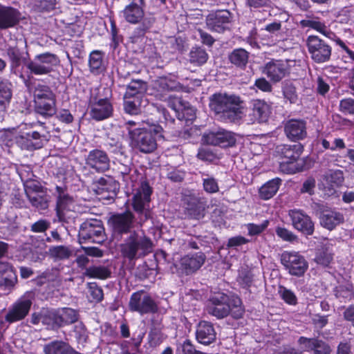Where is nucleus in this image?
Segmentation results:
<instances>
[{"instance_id":"1","label":"nucleus","mask_w":354,"mask_h":354,"mask_svg":"<svg viewBox=\"0 0 354 354\" xmlns=\"http://www.w3.org/2000/svg\"><path fill=\"white\" fill-rule=\"evenodd\" d=\"M129 146L136 151L151 153L157 148L156 136L162 137L163 129L158 124H153L149 129L145 127L131 129L127 128Z\"/></svg>"},{"instance_id":"2","label":"nucleus","mask_w":354,"mask_h":354,"mask_svg":"<svg viewBox=\"0 0 354 354\" xmlns=\"http://www.w3.org/2000/svg\"><path fill=\"white\" fill-rule=\"evenodd\" d=\"M240 97L226 93H214L209 97V108L224 120L236 122L241 118Z\"/></svg>"},{"instance_id":"3","label":"nucleus","mask_w":354,"mask_h":354,"mask_svg":"<svg viewBox=\"0 0 354 354\" xmlns=\"http://www.w3.org/2000/svg\"><path fill=\"white\" fill-rule=\"evenodd\" d=\"M153 248L151 239L142 232L133 230L120 245L122 256L129 260H133L141 256H145Z\"/></svg>"},{"instance_id":"4","label":"nucleus","mask_w":354,"mask_h":354,"mask_svg":"<svg viewBox=\"0 0 354 354\" xmlns=\"http://www.w3.org/2000/svg\"><path fill=\"white\" fill-rule=\"evenodd\" d=\"M59 64V57L51 53H44L35 56L26 64V71H22L23 75L29 78L33 75H46L54 71V68Z\"/></svg>"},{"instance_id":"5","label":"nucleus","mask_w":354,"mask_h":354,"mask_svg":"<svg viewBox=\"0 0 354 354\" xmlns=\"http://www.w3.org/2000/svg\"><path fill=\"white\" fill-rule=\"evenodd\" d=\"M152 193L151 187L147 182H142L133 197L132 206L138 214V223L142 225L151 217L149 202Z\"/></svg>"},{"instance_id":"6","label":"nucleus","mask_w":354,"mask_h":354,"mask_svg":"<svg viewBox=\"0 0 354 354\" xmlns=\"http://www.w3.org/2000/svg\"><path fill=\"white\" fill-rule=\"evenodd\" d=\"M78 236L80 243H103L106 235L102 221L96 218L86 219L80 225Z\"/></svg>"},{"instance_id":"7","label":"nucleus","mask_w":354,"mask_h":354,"mask_svg":"<svg viewBox=\"0 0 354 354\" xmlns=\"http://www.w3.org/2000/svg\"><path fill=\"white\" fill-rule=\"evenodd\" d=\"M303 147L300 143L280 145L275 149L276 156L281 160L280 169L286 173H292L294 168L290 165L300 156Z\"/></svg>"},{"instance_id":"8","label":"nucleus","mask_w":354,"mask_h":354,"mask_svg":"<svg viewBox=\"0 0 354 354\" xmlns=\"http://www.w3.org/2000/svg\"><path fill=\"white\" fill-rule=\"evenodd\" d=\"M34 298L32 292H26L8 309L5 320L12 324L24 319L29 313Z\"/></svg>"},{"instance_id":"9","label":"nucleus","mask_w":354,"mask_h":354,"mask_svg":"<svg viewBox=\"0 0 354 354\" xmlns=\"http://www.w3.org/2000/svg\"><path fill=\"white\" fill-rule=\"evenodd\" d=\"M130 310L140 315L156 313L158 307L152 297L143 290L133 292L129 302Z\"/></svg>"},{"instance_id":"10","label":"nucleus","mask_w":354,"mask_h":354,"mask_svg":"<svg viewBox=\"0 0 354 354\" xmlns=\"http://www.w3.org/2000/svg\"><path fill=\"white\" fill-rule=\"evenodd\" d=\"M280 259L282 265L292 275H301L308 268L307 261L297 252L284 251Z\"/></svg>"},{"instance_id":"11","label":"nucleus","mask_w":354,"mask_h":354,"mask_svg":"<svg viewBox=\"0 0 354 354\" xmlns=\"http://www.w3.org/2000/svg\"><path fill=\"white\" fill-rule=\"evenodd\" d=\"M231 310L230 297L224 293H218L212 297L206 306L207 313L217 319L226 317Z\"/></svg>"},{"instance_id":"12","label":"nucleus","mask_w":354,"mask_h":354,"mask_svg":"<svg viewBox=\"0 0 354 354\" xmlns=\"http://www.w3.org/2000/svg\"><path fill=\"white\" fill-rule=\"evenodd\" d=\"M206 201L195 194H188L183 198L184 213L189 218L192 219H200L205 216Z\"/></svg>"},{"instance_id":"13","label":"nucleus","mask_w":354,"mask_h":354,"mask_svg":"<svg viewBox=\"0 0 354 354\" xmlns=\"http://www.w3.org/2000/svg\"><path fill=\"white\" fill-rule=\"evenodd\" d=\"M135 220L134 214L129 210L112 215L109 219L112 231L115 234L122 235L131 232Z\"/></svg>"},{"instance_id":"14","label":"nucleus","mask_w":354,"mask_h":354,"mask_svg":"<svg viewBox=\"0 0 354 354\" xmlns=\"http://www.w3.org/2000/svg\"><path fill=\"white\" fill-rule=\"evenodd\" d=\"M85 164L97 173H104L110 169L111 160L106 151L95 149L88 153Z\"/></svg>"},{"instance_id":"15","label":"nucleus","mask_w":354,"mask_h":354,"mask_svg":"<svg viewBox=\"0 0 354 354\" xmlns=\"http://www.w3.org/2000/svg\"><path fill=\"white\" fill-rule=\"evenodd\" d=\"M205 258V255L202 252L189 254L183 257L174 266L179 273L189 275L197 271L203 265Z\"/></svg>"},{"instance_id":"16","label":"nucleus","mask_w":354,"mask_h":354,"mask_svg":"<svg viewBox=\"0 0 354 354\" xmlns=\"http://www.w3.org/2000/svg\"><path fill=\"white\" fill-rule=\"evenodd\" d=\"M204 141L210 145L230 147L235 145V134L223 129L212 131L203 136Z\"/></svg>"},{"instance_id":"17","label":"nucleus","mask_w":354,"mask_h":354,"mask_svg":"<svg viewBox=\"0 0 354 354\" xmlns=\"http://www.w3.org/2000/svg\"><path fill=\"white\" fill-rule=\"evenodd\" d=\"M19 77L22 80L28 92L32 94L34 102L55 96L48 85L33 82L32 78L24 76L22 71L20 72Z\"/></svg>"},{"instance_id":"18","label":"nucleus","mask_w":354,"mask_h":354,"mask_svg":"<svg viewBox=\"0 0 354 354\" xmlns=\"http://www.w3.org/2000/svg\"><path fill=\"white\" fill-rule=\"evenodd\" d=\"M232 14L227 10H217L207 16L206 25L212 31L222 32L228 28L230 23Z\"/></svg>"},{"instance_id":"19","label":"nucleus","mask_w":354,"mask_h":354,"mask_svg":"<svg viewBox=\"0 0 354 354\" xmlns=\"http://www.w3.org/2000/svg\"><path fill=\"white\" fill-rule=\"evenodd\" d=\"M315 215L319 218L321 225L330 231L344 222L342 213L330 209L319 208L315 211Z\"/></svg>"},{"instance_id":"20","label":"nucleus","mask_w":354,"mask_h":354,"mask_svg":"<svg viewBox=\"0 0 354 354\" xmlns=\"http://www.w3.org/2000/svg\"><path fill=\"white\" fill-rule=\"evenodd\" d=\"M6 54L9 59L11 70L15 73L19 75L20 72L26 71V64L29 62V55H26L17 47L10 46L6 50Z\"/></svg>"},{"instance_id":"21","label":"nucleus","mask_w":354,"mask_h":354,"mask_svg":"<svg viewBox=\"0 0 354 354\" xmlns=\"http://www.w3.org/2000/svg\"><path fill=\"white\" fill-rule=\"evenodd\" d=\"M331 55V48L317 36L311 35V58L317 63L328 61Z\"/></svg>"},{"instance_id":"22","label":"nucleus","mask_w":354,"mask_h":354,"mask_svg":"<svg viewBox=\"0 0 354 354\" xmlns=\"http://www.w3.org/2000/svg\"><path fill=\"white\" fill-rule=\"evenodd\" d=\"M270 106L265 100H253L252 101V113L249 115L251 123L265 122L270 114Z\"/></svg>"},{"instance_id":"23","label":"nucleus","mask_w":354,"mask_h":354,"mask_svg":"<svg viewBox=\"0 0 354 354\" xmlns=\"http://www.w3.org/2000/svg\"><path fill=\"white\" fill-rule=\"evenodd\" d=\"M131 2L122 10L125 20L131 24H138L144 17V0H130Z\"/></svg>"},{"instance_id":"24","label":"nucleus","mask_w":354,"mask_h":354,"mask_svg":"<svg viewBox=\"0 0 354 354\" xmlns=\"http://www.w3.org/2000/svg\"><path fill=\"white\" fill-rule=\"evenodd\" d=\"M292 225L297 230L308 235L310 234V217L303 210L292 209L288 211Z\"/></svg>"},{"instance_id":"25","label":"nucleus","mask_w":354,"mask_h":354,"mask_svg":"<svg viewBox=\"0 0 354 354\" xmlns=\"http://www.w3.org/2000/svg\"><path fill=\"white\" fill-rule=\"evenodd\" d=\"M113 111V106L107 98L100 99L92 104L90 115L93 120L100 121L111 117Z\"/></svg>"},{"instance_id":"26","label":"nucleus","mask_w":354,"mask_h":354,"mask_svg":"<svg viewBox=\"0 0 354 354\" xmlns=\"http://www.w3.org/2000/svg\"><path fill=\"white\" fill-rule=\"evenodd\" d=\"M57 205L56 212L59 219L62 221L64 218V212L73 211L74 209L75 201L73 198L69 196L64 189V188L57 186L56 187Z\"/></svg>"},{"instance_id":"27","label":"nucleus","mask_w":354,"mask_h":354,"mask_svg":"<svg viewBox=\"0 0 354 354\" xmlns=\"http://www.w3.org/2000/svg\"><path fill=\"white\" fill-rule=\"evenodd\" d=\"M20 19L19 12L12 7L0 6V29L6 30L16 26Z\"/></svg>"},{"instance_id":"28","label":"nucleus","mask_w":354,"mask_h":354,"mask_svg":"<svg viewBox=\"0 0 354 354\" xmlns=\"http://www.w3.org/2000/svg\"><path fill=\"white\" fill-rule=\"evenodd\" d=\"M286 136L290 140H300L306 134V127L304 121L301 120H290L286 122L284 127Z\"/></svg>"},{"instance_id":"29","label":"nucleus","mask_w":354,"mask_h":354,"mask_svg":"<svg viewBox=\"0 0 354 354\" xmlns=\"http://www.w3.org/2000/svg\"><path fill=\"white\" fill-rule=\"evenodd\" d=\"M216 331L213 325L207 322H201L196 329V337L197 341L202 344L209 345L216 339Z\"/></svg>"},{"instance_id":"30","label":"nucleus","mask_w":354,"mask_h":354,"mask_svg":"<svg viewBox=\"0 0 354 354\" xmlns=\"http://www.w3.org/2000/svg\"><path fill=\"white\" fill-rule=\"evenodd\" d=\"M118 177L121 178L125 185L129 186L136 180L138 171L133 167L131 160L118 162L116 167Z\"/></svg>"},{"instance_id":"31","label":"nucleus","mask_w":354,"mask_h":354,"mask_svg":"<svg viewBox=\"0 0 354 354\" xmlns=\"http://www.w3.org/2000/svg\"><path fill=\"white\" fill-rule=\"evenodd\" d=\"M286 66L279 61L270 62L266 64L263 73L274 82L281 81L286 75Z\"/></svg>"},{"instance_id":"32","label":"nucleus","mask_w":354,"mask_h":354,"mask_svg":"<svg viewBox=\"0 0 354 354\" xmlns=\"http://www.w3.org/2000/svg\"><path fill=\"white\" fill-rule=\"evenodd\" d=\"M317 247L315 261L322 266H328L333 259L332 245L327 240H324Z\"/></svg>"},{"instance_id":"33","label":"nucleus","mask_w":354,"mask_h":354,"mask_svg":"<svg viewBox=\"0 0 354 354\" xmlns=\"http://www.w3.org/2000/svg\"><path fill=\"white\" fill-rule=\"evenodd\" d=\"M147 104L146 97L135 95H124V110L130 115H138L141 112V108Z\"/></svg>"},{"instance_id":"34","label":"nucleus","mask_w":354,"mask_h":354,"mask_svg":"<svg viewBox=\"0 0 354 354\" xmlns=\"http://www.w3.org/2000/svg\"><path fill=\"white\" fill-rule=\"evenodd\" d=\"M42 138H45V136H41L37 131H32L17 136V141L24 144L27 149H39L44 145Z\"/></svg>"},{"instance_id":"35","label":"nucleus","mask_w":354,"mask_h":354,"mask_svg":"<svg viewBox=\"0 0 354 354\" xmlns=\"http://www.w3.org/2000/svg\"><path fill=\"white\" fill-rule=\"evenodd\" d=\"M35 103V110L36 113L46 118L51 117L56 113V98L55 96L42 99Z\"/></svg>"},{"instance_id":"36","label":"nucleus","mask_w":354,"mask_h":354,"mask_svg":"<svg viewBox=\"0 0 354 354\" xmlns=\"http://www.w3.org/2000/svg\"><path fill=\"white\" fill-rule=\"evenodd\" d=\"M147 88V83L146 82L139 79H133L127 86L125 95L145 97Z\"/></svg>"},{"instance_id":"37","label":"nucleus","mask_w":354,"mask_h":354,"mask_svg":"<svg viewBox=\"0 0 354 354\" xmlns=\"http://www.w3.org/2000/svg\"><path fill=\"white\" fill-rule=\"evenodd\" d=\"M42 324L48 330H57L62 328L57 309L43 312Z\"/></svg>"},{"instance_id":"38","label":"nucleus","mask_w":354,"mask_h":354,"mask_svg":"<svg viewBox=\"0 0 354 354\" xmlns=\"http://www.w3.org/2000/svg\"><path fill=\"white\" fill-rule=\"evenodd\" d=\"M62 327L77 322L79 313L71 308H61L57 309Z\"/></svg>"},{"instance_id":"39","label":"nucleus","mask_w":354,"mask_h":354,"mask_svg":"<svg viewBox=\"0 0 354 354\" xmlns=\"http://www.w3.org/2000/svg\"><path fill=\"white\" fill-rule=\"evenodd\" d=\"M162 324L158 321H152L150 331L148 335L149 342L152 346H157L165 339L162 333Z\"/></svg>"},{"instance_id":"40","label":"nucleus","mask_w":354,"mask_h":354,"mask_svg":"<svg viewBox=\"0 0 354 354\" xmlns=\"http://www.w3.org/2000/svg\"><path fill=\"white\" fill-rule=\"evenodd\" d=\"M280 183L281 180L277 178L265 183L259 189L260 197L264 200L271 198L278 191Z\"/></svg>"},{"instance_id":"41","label":"nucleus","mask_w":354,"mask_h":354,"mask_svg":"<svg viewBox=\"0 0 354 354\" xmlns=\"http://www.w3.org/2000/svg\"><path fill=\"white\" fill-rule=\"evenodd\" d=\"M249 58V53L243 48L234 49L230 55L229 59L230 62L237 67L244 68Z\"/></svg>"},{"instance_id":"42","label":"nucleus","mask_w":354,"mask_h":354,"mask_svg":"<svg viewBox=\"0 0 354 354\" xmlns=\"http://www.w3.org/2000/svg\"><path fill=\"white\" fill-rule=\"evenodd\" d=\"M90 70L93 73L99 74L103 68V55L100 50H93L91 53L88 60Z\"/></svg>"},{"instance_id":"43","label":"nucleus","mask_w":354,"mask_h":354,"mask_svg":"<svg viewBox=\"0 0 354 354\" xmlns=\"http://www.w3.org/2000/svg\"><path fill=\"white\" fill-rule=\"evenodd\" d=\"M189 62L196 66H201L207 62L208 54L201 47H193L189 54Z\"/></svg>"},{"instance_id":"44","label":"nucleus","mask_w":354,"mask_h":354,"mask_svg":"<svg viewBox=\"0 0 354 354\" xmlns=\"http://www.w3.org/2000/svg\"><path fill=\"white\" fill-rule=\"evenodd\" d=\"M11 84L7 80H0V110H4L12 97Z\"/></svg>"},{"instance_id":"45","label":"nucleus","mask_w":354,"mask_h":354,"mask_svg":"<svg viewBox=\"0 0 354 354\" xmlns=\"http://www.w3.org/2000/svg\"><path fill=\"white\" fill-rule=\"evenodd\" d=\"M49 255L56 261L68 259L72 254V250L66 245L52 246L48 250Z\"/></svg>"},{"instance_id":"46","label":"nucleus","mask_w":354,"mask_h":354,"mask_svg":"<svg viewBox=\"0 0 354 354\" xmlns=\"http://www.w3.org/2000/svg\"><path fill=\"white\" fill-rule=\"evenodd\" d=\"M84 274L91 278L104 279L110 277L111 271L105 266H91L86 269Z\"/></svg>"},{"instance_id":"47","label":"nucleus","mask_w":354,"mask_h":354,"mask_svg":"<svg viewBox=\"0 0 354 354\" xmlns=\"http://www.w3.org/2000/svg\"><path fill=\"white\" fill-rule=\"evenodd\" d=\"M155 87L161 91H175L179 88L178 83L170 78L162 77L155 81Z\"/></svg>"},{"instance_id":"48","label":"nucleus","mask_w":354,"mask_h":354,"mask_svg":"<svg viewBox=\"0 0 354 354\" xmlns=\"http://www.w3.org/2000/svg\"><path fill=\"white\" fill-rule=\"evenodd\" d=\"M322 180L332 183L335 187H339L344 180L343 171L341 170L330 171L322 176Z\"/></svg>"},{"instance_id":"49","label":"nucleus","mask_w":354,"mask_h":354,"mask_svg":"<svg viewBox=\"0 0 354 354\" xmlns=\"http://www.w3.org/2000/svg\"><path fill=\"white\" fill-rule=\"evenodd\" d=\"M277 236L283 241L293 243L298 242V236L291 230L283 226H277L275 228Z\"/></svg>"},{"instance_id":"50","label":"nucleus","mask_w":354,"mask_h":354,"mask_svg":"<svg viewBox=\"0 0 354 354\" xmlns=\"http://www.w3.org/2000/svg\"><path fill=\"white\" fill-rule=\"evenodd\" d=\"M41 194L29 193L26 196L33 207L40 209H46L48 207V201Z\"/></svg>"},{"instance_id":"51","label":"nucleus","mask_w":354,"mask_h":354,"mask_svg":"<svg viewBox=\"0 0 354 354\" xmlns=\"http://www.w3.org/2000/svg\"><path fill=\"white\" fill-rule=\"evenodd\" d=\"M17 282V277L13 270L0 277V287L4 290H11Z\"/></svg>"},{"instance_id":"52","label":"nucleus","mask_w":354,"mask_h":354,"mask_svg":"<svg viewBox=\"0 0 354 354\" xmlns=\"http://www.w3.org/2000/svg\"><path fill=\"white\" fill-rule=\"evenodd\" d=\"M179 120H185L186 122H192L196 118V109L186 103L176 116Z\"/></svg>"},{"instance_id":"53","label":"nucleus","mask_w":354,"mask_h":354,"mask_svg":"<svg viewBox=\"0 0 354 354\" xmlns=\"http://www.w3.org/2000/svg\"><path fill=\"white\" fill-rule=\"evenodd\" d=\"M311 351L313 354H330L331 349L325 342L319 339H311Z\"/></svg>"},{"instance_id":"54","label":"nucleus","mask_w":354,"mask_h":354,"mask_svg":"<svg viewBox=\"0 0 354 354\" xmlns=\"http://www.w3.org/2000/svg\"><path fill=\"white\" fill-rule=\"evenodd\" d=\"M254 274L251 270L243 269L239 273V283L243 288H250L254 279Z\"/></svg>"},{"instance_id":"55","label":"nucleus","mask_w":354,"mask_h":354,"mask_svg":"<svg viewBox=\"0 0 354 354\" xmlns=\"http://www.w3.org/2000/svg\"><path fill=\"white\" fill-rule=\"evenodd\" d=\"M283 94L290 103H295L297 100V94L295 86L290 82H286L283 86Z\"/></svg>"},{"instance_id":"56","label":"nucleus","mask_w":354,"mask_h":354,"mask_svg":"<svg viewBox=\"0 0 354 354\" xmlns=\"http://www.w3.org/2000/svg\"><path fill=\"white\" fill-rule=\"evenodd\" d=\"M89 297H91V301L100 302L103 299V291L98 287L95 283H88Z\"/></svg>"},{"instance_id":"57","label":"nucleus","mask_w":354,"mask_h":354,"mask_svg":"<svg viewBox=\"0 0 354 354\" xmlns=\"http://www.w3.org/2000/svg\"><path fill=\"white\" fill-rule=\"evenodd\" d=\"M207 177L203 179V185L204 190L209 194L216 193L219 190L218 185L216 179L213 177L205 175Z\"/></svg>"},{"instance_id":"58","label":"nucleus","mask_w":354,"mask_h":354,"mask_svg":"<svg viewBox=\"0 0 354 354\" xmlns=\"http://www.w3.org/2000/svg\"><path fill=\"white\" fill-rule=\"evenodd\" d=\"M268 220H265L262 223L257 225L254 223H248L246 225L250 236H256L263 232L268 226Z\"/></svg>"},{"instance_id":"59","label":"nucleus","mask_w":354,"mask_h":354,"mask_svg":"<svg viewBox=\"0 0 354 354\" xmlns=\"http://www.w3.org/2000/svg\"><path fill=\"white\" fill-rule=\"evenodd\" d=\"M167 176L174 183H180L185 178V172L182 169L174 167L169 169Z\"/></svg>"},{"instance_id":"60","label":"nucleus","mask_w":354,"mask_h":354,"mask_svg":"<svg viewBox=\"0 0 354 354\" xmlns=\"http://www.w3.org/2000/svg\"><path fill=\"white\" fill-rule=\"evenodd\" d=\"M339 110L344 114L354 115V99L345 98L340 101Z\"/></svg>"},{"instance_id":"61","label":"nucleus","mask_w":354,"mask_h":354,"mask_svg":"<svg viewBox=\"0 0 354 354\" xmlns=\"http://www.w3.org/2000/svg\"><path fill=\"white\" fill-rule=\"evenodd\" d=\"M24 187L26 195L29 193H44L42 187L35 180H26Z\"/></svg>"},{"instance_id":"62","label":"nucleus","mask_w":354,"mask_h":354,"mask_svg":"<svg viewBox=\"0 0 354 354\" xmlns=\"http://www.w3.org/2000/svg\"><path fill=\"white\" fill-rule=\"evenodd\" d=\"M73 331L79 342H86L87 338L86 328L82 322H79L75 325Z\"/></svg>"},{"instance_id":"63","label":"nucleus","mask_w":354,"mask_h":354,"mask_svg":"<svg viewBox=\"0 0 354 354\" xmlns=\"http://www.w3.org/2000/svg\"><path fill=\"white\" fill-rule=\"evenodd\" d=\"M185 104L182 100L176 97H169L168 102V106L174 112L176 116L180 113V110L183 109V106Z\"/></svg>"},{"instance_id":"64","label":"nucleus","mask_w":354,"mask_h":354,"mask_svg":"<svg viewBox=\"0 0 354 354\" xmlns=\"http://www.w3.org/2000/svg\"><path fill=\"white\" fill-rule=\"evenodd\" d=\"M318 185L319 189L324 192L325 195L332 196L337 194L336 189L338 188V187H335L332 183H330L329 182L328 183L320 179V183Z\"/></svg>"}]
</instances>
